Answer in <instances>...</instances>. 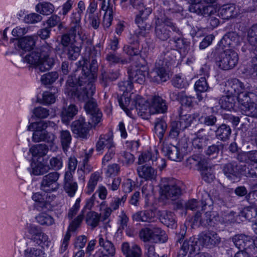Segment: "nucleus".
I'll list each match as a JSON object with an SVG mask.
<instances>
[{"mask_svg": "<svg viewBox=\"0 0 257 257\" xmlns=\"http://www.w3.org/2000/svg\"><path fill=\"white\" fill-rule=\"evenodd\" d=\"M119 87L123 92V96L119 100L120 106L130 117H133V110L137 111L138 114L144 118L151 114L164 113L167 110L166 101L159 96H153L148 100L133 93L129 97L126 96L125 93L130 92L133 88L131 80L120 82Z\"/></svg>", "mask_w": 257, "mask_h": 257, "instance_id": "obj_1", "label": "nucleus"}, {"mask_svg": "<svg viewBox=\"0 0 257 257\" xmlns=\"http://www.w3.org/2000/svg\"><path fill=\"white\" fill-rule=\"evenodd\" d=\"M88 91H90V90L87 85H84L82 83H80L79 85L75 84L72 77L68 79L65 90V93L68 96L76 97L80 101H86L84 108L89 117V119L92 125H97L101 121L102 113L97 107L95 101L92 98L93 94L84 99L78 97L79 94L82 96L86 95ZM94 93V92L93 94Z\"/></svg>", "mask_w": 257, "mask_h": 257, "instance_id": "obj_2", "label": "nucleus"}, {"mask_svg": "<svg viewBox=\"0 0 257 257\" xmlns=\"http://www.w3.org/2000/svg\"><path fill=\"white\" fill-rule=\"evenodd\" d=\"M238 159L241 161L244 160V164L236 166L235 171L233 165L227 164L224 168V172L226 177L232 181L237 182L241 175L247 177L257 176V151L240 154Z\"/></svg>", "mask_w": 257, "mask_h": 257, "instance_id": "obj_3", "label": "nucleus"}, {"mask_svg": "<svg viewBox=\"0 0 257 257\" xmlns=\"http://www.w3.org/2000/svg\"><path fill=\"white\" fill-rule=\"evenodd\" d=\"M170 64L165 60L159 59L157 61L154 69L149 73L147 66L142 65L135 71L131 72L130 77L135 82L143 84L147 77L156 83L166 81L169 78L168 68Z\"/></svg>", "mask_w": 257, "mask_h": 257, "instance_id": "obj_4", "label": "nucleus"}, {"mask_svg": "<svg viewBox=\"0 0 257 257\" xmlns=\"http://www.w3.org/2000/svg\"><path fill=\"white\" fill-rule=\"evenodd\" d=\"M52 48L49 45L43 46L26 55L21 56L23 61L43 72L51 69L54 64V59L50 56Z\"/></svg>", "mask_w": 257, "mask_h": 257, "instance_id": "obj_5", "label": "nucleus"}, {"mask_svg": "<svg viewBox=\"0 0 257 257\" xmlns=\"http://www.w3.org/2000/svg\"><path fill=\"white\" fill-rule=\"evenodd\" d=\"M24 231L25 236L28 239L43 249H48L50 246L51 240L48 235L37 225L27 222Z\"/></svg>", "mask_w": 257, "mask_h": 257, "instance_id": "obj_6", "label": "nucleus"}, {"mask_svg": "<svg viewBox=\"0 0 257 257\" xmlns=\"http://www.w3.org/2000/svg\"><path fill=\"white\" fill-rule=\"evenodd\" d=\"M97 62L95 60H93L91 62L90 68L88 69L86 72H85V66H83L82 71L84 72V74L83 76L79 79L78 82H75V81H76V79H74L73 77H72L75 84L79 85L80 83H82L84 85H87L90 90V91H88L85 96H82L81 94H79L78 97L79 98L84 99L87 97H89L93 94L94 91L95 90V87L93 84V82H94L97 77Z\"/></svg>", "mask_w": 257, "mask_h": 257, "instance_id": "obj_7", "label": "nucleus"}, {"mask_svg": "<svg viewBox=\"0 0 257 257\" xmlns=\"http://www.w3.org/2000/svg\"><path fill=\"white\" fill-rule=\"evenodd\" d=\"M47 126V123L44 121L31 123L28 126V130L34 132L32 140L35 142L45 141L53 144L55 136L52 133L47 132L46 129Z\"/></svg>", "mask_w": 257, "mask_h": 257, "instance_id": "obj_8", "label": "nucleus"}, {"mask_svg": "<svg viewBox=\"0 0 257 257\" xmlns=\"http://www.w3.org/2000/svg\"><path fill=\"white\" fill-rule=\"evenodd\" d=\"M202 0H188L190 4L189 11L204 16H209L217 13L218 9L216 0H204L205 5L201 3Z\"/></svg>", "mask_w": 257, "mask_h": 257, "instance_id": "obj_9", "label": "nucleus"}, {"mask_svg": "<svg viewBox=\"0 0 257 257\" xmlns=\"http://www.w3.org/2000/svg\"><path fill=\"white\" fill-rule=\"evenodd\" d=\"M99 246L102 249L97 250L95 255L96 257H111L115 253V247L111 242L108 240V232L105 228L101 229L98 235Z\"/></svg>", "mask_w": 257, "mask_h": 257, "instance_id": "obj_10", "label": "nucleus"}, {"mask_svg": "<svg viewBox=\"0 0 257 257\" xmlns=\"http://www.w3.org/2000/svg\"><path fill=\"white\" fill-rule=\"evenodd\" d=\"M136 9L138 10V13L136 15V23L140 29L139 35L144 36L148 33L150 28V25H147L145 21L151 14L152 10L151 8L146 7L143 4H139Z\"/></svg>", "mask_w": 257, "mask_h": 257, "instance_id": "obj_11", "label": "nucleus"}, {"mask_svg": "<svg viewBox=\"0 0 257 257\" xmlns=\"http://www.w3.org/2000/svg\"><path fill=\"white\" fill-rule=\"evenodd\" d=\"M237 53L232 49H226L221 53L217 60L218 66L222 69L228 70L233 68L238 63Z\"/></svg>", "mask_w": 257, "mask_h": 257, "instance_id": "obj_12", "label": "nucleus"}, {"mask_svg": "<svg viewBox=\"0 0 257 257\" xmlns=\"http://www.w3.org/2000/svg\"><path fill=\"white\" fill-rule=\"evenodd\" d=\"M97 3L95 0L90 1L85 15V20L95 29L100 25V12H97Z\"/></svg>", "mask_w": 257, "mask_h": 257, "instance_id": "obj_13", "label": "nucleus"}, {"mask_svg": "<svg viewBox=\"0 0 257 257\" xmlns=\"http://www.w3.org/2000/svg\"><path fill=\"white\" fill-rule=\"evenodd\" d=\"M201 246L212 248L218 244L220 242V237L214 231H208L200 233L196 237Z\"/></svg>", "mask_w": 257, "mask_h": 257, "instance_id": "obj_14", "label": "nucleus"}, {"mask_svg": "<svg viewBox=\"0 0 257 257\" xmlns=\"http://www.w3.org/2000/svg\"><path fill=\"white\" fill-rule=\"evenodd\" d=\"M59 177V174L57 172H52L44 176L41 184V189L46 192L57 191L59 187L58 183Z\"/></svg>", "mask_w": 257, "mask_h": 257, "instance_id": "obj_15", "label": "nucleus"}, {"mask_svg": "<svg viewBox=\"0 0 257 257\" xmlns=\"http://www.w3.org/2000/svg\"><path fill=\"white\" fill-rule=\"evenodd\" d=\"M200 248V245L197 238L191 237L183 242L178 253L177 257H185L187 255L188 257H191Z\"/></svg>", "mask_w": 257, "mask_h": 257, "instance_id": "obj_16", "label": "nucleus"}, {"mask_svg": "<svg viewBox=\"0 0 257 257\" xmlns=\"http://www.w3.org/2000/svg\"><path fill=\"white\" fill-rule=\"evenodd\" d=\"M97 125H92L89 119L88 122L85 121L83 117H80L77 120L73 122L71 126L72 132L82 139H86L88 136L90 129Z\"/></svg>", "mask_w": 257, "mask_h": 257, "instance_id": "obj_17", "label": "nucleus"}, {"mask_svg": "<svg viewBox=\"0 0 257 257\" xmlns=\"http://www.w3.org/2000/svg\"><path fill=\"white\" fill-rule=\"evenodd\" d=\"M167 27H170L174 31H178L177 28L170 20H166L164 22L160 24L158 19L156 22L155 34L156 36L160 40L164 41L167 40L169 36V31L167 30Z\"/></svg>", "mask_w": 257, "mask_h": 257, "instance_id": "obj_18", "label": "nucleus"}, {"mask_svg": "<svg viewBox=\"0 0 257 257\" xmlns=\"http://www.w3.org/2000/svg\"><path fill=\"white\" fill-rule=\"evenodd\" d=\"M231 87V90L229 91L231 94L234 93V95H237V98L238 102H242L244 100L248 101L249 97L248 94L244 91V86L243 83L238 79H234L230 81L229 83Z\"/></svg>", "mask_w": 257, "mask_h": 257, "instance_id": "obj_19", "label": "nucleus"}, {"mask_svg": "<svg viewBox=\"0 0 257 257\" xmlns=\"http://www.w3.org/2000/svg\"><path fill=\"white\" fill-rule=\"evenodd\" d=\"M63 188L65 192L70 197H74L78 190L77 183L74 180L73 175L70 172L65 173Z\"/></svg>", "mask_w": 257, "mask_h": 257, "instance_id": "obj_20", "label": "nucleus"}, {"mask_svg": "<svg viewBox=\"0 0 257 257\" xmlns=\"http://www.w3.org/2000/svg\"><path fill=\"white\" fill-rule=\"evenodd\" d=\"M181 191L179 186L176 185H164L161 191V197L165 199L174 200L176 197L181 194Z\"/></svg>", "mask_w": 257, "mask_h": 257, "instance_id": "obj_21", "label": "nucleus"}, {"mask_svg": "<svg viewBox=\"0 0 257 257\" xmlns=\"http://www.w3.org/2000/svg\"><path fill=\"white\" fill-rule=\"evenodd\" d=\"M217 15L223 19L235 17L239 14V9L234 5H226L217 9Z\"/></svg>", "mask_w": 257, "mask_h": 257, "instance_id": "obj_22", "label": "nucleus"}, {"mask_svg": "<svg viewBox=\"0 0 257 257\" xmlns=\"http://www.w3.org/2000/svg\"><path fill=\"white\" fill-rule=\"evenodd\" d=\"M37 39L36 35L24 37L18 40V46L23 51L30 52L35 46Z\"/></svg>", "mask_w": 257, "mask_h": 257, "instance_id": "obj_23", "label": "nucleus"}, {"mask_svg": "<svg viewBox=\"0 0 257 257\" xmlns=\"http://www.w3.org/2000/svg\"><path fill=\"white\" fill-rule=\"evenodd\" d=\"M31 198L34 201V205L38 210H42L47 207L49 204L47 195L40 192L33 193Z\"/></svg>", "mask_w": 257, "mask_h": 257, "instance_id": "obj_24", "label": "nucleus"}, {"mask_svg": "<svg viewBox=\"0 0 257 257\" xmlns=\"http://www.w3.org/2000/svg\"><path fill=\"white\" fill-rule=\"evenodd\" d=\"M137 171L139 177L146 180H154L157 175V170L146 165L139 167Z\"/></svg>", "mask_w": 257, "mask_h": 257, "instance_id": "obj_25", "label": "nucleus"}, {"mask_svg": "<svg viewBox=\"0 0 257 257\" xmlns=\"http://www.w3.org/2000/svg\"><path fill=\"white\" fill-rule=\"evenodd\" d=\"M77 112L78 108L74 104L64 107L61 111L62 121L67 124L76 115Z\"/></svg>", "mask_w": 257, "mask_h": 257, "instance_id": "obj_26", "label": "nucleus"}, {"mask_svg": "<svg viewBox=\"0 0 257 257\" xmlns=\"http://www.w3.org/2000/svg\"><path fill=\"white\" fill-rule=\"evenodd\" d=\"M239 103L241 110L246 115L257 117V105L251 102L250 99L248 101L244 99Z\"/></svg>", "mask_w": 257, "mask_h": 257, "instance_id": "obj_27", "label": "nucleus"}, {"mask_svg": "<svg viewBox=\"0 0 257 257\" xmlns=\"http://www.w3.org/2000/svg\"><path fill=\"white\" fill-rule=\"evenodd\" d=\"M114 145L115 144L111 136L109 135H103L100 137L99 140L96 143V150L97 152L101 154L105 148L108 149L110 147H113Z\"/></svg>", "mask_w": 257, "mask_h": 257, "instance_id": "obj_28", "label": "nucleus"}, {"mask_svg": "<svg viewBox=\"0 0 257 257\" xmlns=\"http://www.w3.org/2000/svg\"><path fill=\"white\" fill-rule=\"evenodd\" d=\"M121 248L125 257H141V249L136 244L130 246L127 242H124L122 244Z\"/></svg>", "mask_w": 257, "mask_h": 257, "instance_id": "obj_29", "label": "nucleus"}, {"mask_svg": "<svg viewBox=\"0 0 257 257\" xmlns=\"http://www.w3.org/2000/svg\"><path fill=\"white\" fill-rule=\"evenodd\" d=\"M232 240L235 246L239 249H246L252 243L251 237L244 234L236 235Z\"/></svg>", "mask_w": 257, "mask_h": 257, "instance_id": "obj_30", "label": "nucleus"}, {"mask_svg": "<svg viewBox=\"0 0 257 257\" xmlns=\"http://www.w3.org/2000/svg\"><path fill=\"white\" fill-rule=\"evenodd\" d=\"M155 216V213L152 210L138 211L134 213L133 219L137 222H150L153 220Z\"/></svg>", "mask_w": 257, "mask_h": 257, "instance_id": "obj_31", "label": "nucleus"}, {"mask_svg": "<svg viewBox=\"0 0 257 257\" xmlns=\"http://www.w3.org/2000/svg\"><path fill=\"white\" fill-rule=\"evenodd\" d=\"M54 6L50 2H43L39 3L35 7L36 11L44 16L52 14L54 11Z\"/></svg>", "mask_w": 257, "mask_h": 257, "instance_id": "obj_32", "label": "nucleus"}, {"mask_svg": "<svg viewBox=\"0 0 257 257\" xmlns=\"http://www.w3.org/2000/svg\"><path fill=\"white\" fill-rule=\"evenodd\" d=\"M208 141L203 130H199L196 134V137L192 141L193 146L197 149H200L205 146Z\"/></svg>", "mask_w": 257, "mask_h": 257, "instance_id": "obj_33", "label": "nucleus"}, {"mask_svg": "<svg viewBox=\"0 0 257 257\" xmlns=\"http://www.w3.org/2000/svg\"><path fill=\"white\" fill-rule=\"evenodd\" d=\"M160 220L162 223L168 227L173 228L176 225V218L174 214L166 211H163L161 212Z\"/></svg>", "mask_w": 257, "mask_h": 257, "instance_id": "obj_34", "label": "nucleus"}, {"mask_svg": "<svg viewBox=\"0 0 257 257\" xmlns=\"http://www.w3.org/2000/svg\"><path fill=\"white\" fill-rule=\"evenodd\" d=\"M199 169L201 171L202 177L203 180L207 182H210L214 179V175L211 168L208 167L206 162H199L198 163Z\"/></svg>", "mask_w": 257, "mask_h": 257, "instance_id": "obj_35", "label": "nucleus"}, {"mask_svg": "<svg viewBox=\"0 0 257 257\" xmlns=\"http://www.w3.org/2000/svg\"><path fill=\"white\" fill-rule=\"evenodd\" d=\"M81 49V46L76 42L74 44H71L69 47L63 49V51L67 55L69 59L75 60L79 56Z\"/></svg>", "mask_w": 257, "mask_h": 257, "instance_id": "obj_36", "label": "nucleus"}, {"mask_svg": "<svg viewBox=\"0 0 257 257\" xmlns=\"http://www.w3.org/2000/svg\"><path fill=\"white\" fill-rule=\"evenodd\" d=\"M49 167L41 162L34 163L31 165L30 173L35 176L43 175L49 171Z\"/></svg>", "mask_w": 257, "mask_h": 257, "instance_id": "obj_37", "label": "nucleus"}, {"mask_svg": "<svg viewBox=\"0 0 257 257\" xmlns=\"http://www.w3.org/2000/svg\"><path fill=\"white\" fill-rule=\"evenodd\" d=\"M168 239L166 232L159 228L152 229V241L156 243H164Z\"/></svg>", "mask_w": 257, "mask_h": 257, "instance_id": "obj_38", "label": "nucleus"}, {"mask_svg": "<svg viewBox=\"0 0 257 257\" xmlns=\"http://www.w3.org/2000/svg\"><path fill=\"white\" fill-rule=\"evenodd\" d=\"M158 152L154 149L151 151H148L143 153L139 158V163L143 164L144 163L152 160L155 161L157 159Z\"/></svg>", "mask_w": 257, "mask_h": 257, "instance_id": "obj_39", "label": "nucleus"}, {"mask_svg": "<svg viewBox=\"0 0 257 257\" xmlns=\"http://www.w3.org/2000/svg\"><path fill=\"white\" fill-rule=\"evenodd\" d=\"M100 218L102 221L109 220L112 213V209L109 207L105 201L102 202L99 205Z\"/></svg>", "mask_w": 257, "mask_h": 257, "instance_id": "obj_40", "label": "nucleus"}, {"mask_svg": "<svg viewBox=\"0 0 257 257\" xmlns=\"http://www.w3.org/2000/svg\"><path fill=\"white\" fill-rule=\"evenodd\" d=\"M196 118V115L195 114L181 115L180 116L179 120L177 121L181 128L184 130L193 123Z\"/></svg>", "mask_w": 257, "mask_h": 257, "instance_id": "obj_41", "label": "nucleus"}, {"mask_svg": "<svg viewBox=\"0 0 257 257\" xmlns=\"http://www.w3.org/2000/svg\"><path fill=\"white\" fill-rule=\"evenodd\" d=\"M235 99L232 96H223L219 100V104L222 108L230 111L234 106Z\"/></svg>", "mask_w": 257, "mask_h": 257, "instance_id": "obj_42", "label": "nucleus"}, {"mask_svg": "<svg viewBox=\"0 0 257 257\" xmlns=\"http://www.w3.org/2000/svg\"><path fill=\"white\" fill-rule=\"evenodd\" d=\"M100 220L99 213L95 211H90L87 213L86 218V223L93 228L98 225Z\"/></svg>", "mask_w": 257, "mask_h": 257, "instance_id": "obj_43", "label": "nucleus"}, {"mask_svg": "<svg viewBox=\"0 0 257 257\" xmlns=\"http://www.w3.org/2000/svg\"><path fill=\"white\" fill-rule=\"evenodd\" d=\"M36 221L42 225L49 226L54 223V220L50 215L45 213H41L35 217Z\"/></svg>", "mask_w": 257, "mask_h": 257, "instance_id": "obj_44", "label": "nucleus"}, {"mask_svg": "<svg viewBox=\"0 0 257 257\" xmlns=\"http://www.w3.org/2000/svg\"><path fill=\"white\" fill-rule=\"evenodd\" d=\"M231 132V129L229 126L223 124L217 128L216 134L219 139L225 141L229 138Z\"/></svg>", "mask_w": 257, "mask_h": 257, "instance_id": "obj_45", "label": "nucleus"}, {"mask_svg": "<svg viewBox=\"0 0 257 257\" xmlns=\"http://www.w3.org/2000/svg\"><path fill=\"white\" fill-rule=\"evenodd\" d=\"M167 123L163 119H158L155 123V133L160 140H162L167 129Z\"/></svg>", "mask_w": 257, "mask_h": 257, "instance_id": "obj_46", "label": "nucleus"}, {"mask_svg": "<svg viewBox=\"0 0 257 257\" xmlns=\"http://www.w3.org/2000/svg\"><path fill=\"white\" fill-rule=\"evenodd\" d=\"M48 152V148L45 145L38 144L32 146L30 149V152L33 156H43Z\"/></svg>", "mask_w": 257, "mask_h": 257, "instance_id": "obj_47", "label": "nucleus"}, {"mask_svg": "<svg viewBox=\"0 0 257 257\" xmlns=\"http://www.w3.org/2000/svg\"><path fill=\"white\" fill-rule=\"evenodd\" d=\"M248 40L251 45L255 46L253 53L257 56V25L253 26L248 31Z\"/></svg>", "mask_w": 257, "mask_h": 257, "instance_id": "obj_48", "label": "nucleus"}, {"mask_svg": "<svg viewBox=\"0 0 257 257\" xmlns=\"http://www.w3.org/2000/svg\"><path fill=\"white\" fill-rule=\"evenodd\" d=\"M71 136L68 131H62L60 133V140L63 149L67 151L71 142Z\"/></svg>", "mask_w": 257, "mask_h": 257, "instance_id": "obj_49", "label": "nucleus"}, {"mask_svg": "<svg viewBox=\"0 0 257 257\" xmlns=\"http://www.w3.org/2000/svg\"><path fill=\"white\" fill-rule=\"evenodd\" d=\"M99 178L100 175L97 172L94 173L91 175L87 186L88 194H90L93 192Z\"/></svg>", "mask_w": 257, "mask_h": 257, "instance_id": "obj_50", "label": "nucleus"}, {"mask_svg": "<svg viewBox=\"0 0 257 257\" xmlns=\"http://www.w3.org/2000/svg\"><path fill=\"white\" fill-rule=\"evenodd\" d=\"M173 85L177 88H185L189 85L185 76L182 74L176 75L173 79Z\"/></svg>", "mask_w": 257, "mask_h": 257, "instance_id": "obj_51", "label": "nucleus"}, {"mask_svg": "<svg viewBox=\"0 0 257 257\" xmlns=\"http://www.w3.org/2000/svg\"><path fill=\"white\" fill-rule=\"evenodd\" d=\"M44 254L43 250L30 246H28L24 252V257H39Z\"/></svg>", "mask_w": 257, "mask_h": 257, "instance_id": "obj_52", "label": "nucleus"}, {"mask_svg": "<svg viewBox=\"0 0 257 257\" xmlns=\"http://www.w3.org/2000/svg\"><path fill=\"white\" fill-rule=\"evenodd\" d=\"M105 11L103 16V24L104 27L108 28L111 24V22L113 19V9L112 6H109L106 8L104 10H102Z\"/></svg>", "mask_w": 257, "mask_h": 257, "instance_id": "obj_53", "label": "nucleus"}, {"mask_svg": "<svg viewBox=\"0 0 257 257\" xmlns=\"http://www.w3.org/2000/svg\"><path fill=\"white\" fill-rule=\"evenodd\" d=\"M175 95L173 93L171 95L172 97ZM176 99L179 100L182 105L190 106L192 105L193 102V98L186 96L183 92L178 93L177 94H175Z\"/></svg>", "mask_w": 257, "mask_h": 257, "instance_id": "obj_54", "label": "nucleus"}, {"mask_svg": "<svg viewBox=\"0 0 257 257\" xmlns=\"http://www.w3.org/2000/svg\"><path fill=\"white\" fill-rule=\"evenodd\" d=\"M56 98V96L54 93L50 91H45L43 93L42 98L40 102L44 105L50 104L54 103Z\"/></svg>", "mask_w": 257, "mask_h": 257, "instance_id": "obj_55", "label": "nucleus"}, {"mask_svg": "<svg viewBox=\"0 0 257 257\" xmlns=\"http://www.w3.org/2000/svg\"><path fill=\"white\" fill-rule=\"evenodd\" d=\"M58 77V74L56 72H52L42 76L41 80L44 84L47 85L52 83Z\"/></svg>", "mask_w": 257, "mask_h": 257, "instance_id": "obj_56", "label": "nucleus"}, {"mask_svg": "<svg viewBox=\"0 0 257 257\" xmlns=\"http://www.w3.org/2000/svg\"><path fill=\"white\" fill-rule=\"evenodd\" d=\"M194 88L197 92H205L208 88L209 86L206 82L205 77H201L196 82L194 85Z\"/></svg>", "mask_w": 257, "mask_h": 257, "instance_id": "obj_57", "label": "nucleus"}, {"mask_svg": "<svg viewBox=\"0 0 257 257\" xmlns=\"http://www.w3.org/2000/svg\"><path fill=\"white\" fill-rule=\"evenodd\" d=\"M167 155L170 160L174 161H180L182 158L178 148L176 147H174L171 150H168Z\"/></svg>", "mask_w": 257, "mask_h": 257, "instance_id": "obj_58", "label": "nucleus"}, {"mask_svg": "<svg viewBox=\"0 0 257 257\" xmlns=\"http://www.w3.org/2000/svg\"><path fill=\"white\" fill-rule=\"evenodd\" d=\"M256 206L254 207H246L243 208L242 211L240 212V216L244 217L248 220H250L253 217L252 211L255 212V215L257 216V212L256 211Z\"/></svg>", "mask_w": 257, "mask_h": 257, "instance_id": "obj_59", "label": "nucleus"}, {"mask_svg": "<svg viewBox=\"0 0 257 257\" xmlns=\"http://www.w3.org/2000/svg\"><path fill=\"white\" fill-rule=\"evenodd\" d=\"M142 194L146 198L147 204H149V201L151 198L153 197V186L151 184L145 185L142 188Z\"/></svg>", "mask_w": 257, "mask_h": 257, "instance_id": "obj_60", "label": "nucleus"}, {"mask_svg": "<svg viewBox=\"0 0 257 257\" xmlns=\"http://www.w3.org/2000/svg\"><path fill=\"white\" fill-rule=\"evenodd\" d=\"M33 114L36 117L40 118H46L49 114L48 109L41 106L35 108Z\"/></svg>", "mask_w": 257, "mask_h": 257, "instance_id": "obj_61", "label": "nucleus"}, {"mask_svg": "<svg viewBox=\"0 0 257 257\" xmlns=\"http://www.w3.org/2000/svg\"><path fill=\"white\" fill-rule=\"evenodd\" d=\"M184 131L179 126L177 121H175L171 123V128L170 132V136L171 138H175L179 135L181 131Z\"/></svg>", "mask_w": 257, "mask_h": 257, "instance_id": "obj_62", "label": "nucleus"}, {"mask_svg": "<svg viewBox=\"0 0 257 257\" xmlns=\"http://www.w3.org/2000/svg\"><path fill=\"white\" fill-rule=\"evenodd\" d=\"M42 17L36 13H31L27 15L25 17V21L27 23L34 24L40 22L42 20Z\"/></svg>", "mask_w": 257, "mask_h": 257, "instance_id": "obj_63", "label": "nucleus"}, {"mask_svg": "<svg viewBox=\"0 0 257 257\" xmlns=\"http://www.w3.org/2000/svg\"><path fill=\"white\" fill-rule=\"evenodd\" d=\"M140 237L144 241H152V229L145 228L140 232Z\"/></svg>", "mask_w": 257, "mask_h": 257, "instance_id": "obj_64", "label": "nucleus"}]
</instances>
